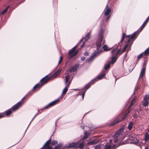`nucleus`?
<instances>
[{
	"mask_svg": "<svg viewBox=\"0 0 149 149\" xmlns=\"http://www.w3.org/2000/svg\"><path fill=\"white\" fill-rule=\"evenodd\" d=\"M91 33L89 32L78 42L76 46L69 50L68 51V58L71 59L76 56L78 53V51L75 50L77 46L80 44L81 42H82V44L81 46V48H82L85 45V42L91 38Z\"/></svg>",
	"mask_w": 149,
	"mask_h": 149,
	"instance_id": "obj_1",
	"label": "nucleus"
},
{
	"mask_svg": "<svg viewBox=\"0 0 149 149\" xmlns=\"http://www.w3.org/2000/svg\"><path fill=\"white\" fill-rule=\"evenodd\" d=\"M61 69L58 70L52 75L47 78L48 75H46L42 78L40 80L41 84L38 83L36 84L33 87V90H39L45 84L47 83L49 79H52V77L55 78L58 75L61 73Z\"/></svg>",
	"mask_w": 149,
	"mask_h": 149,
	"instance_id": "obj_2",
	"label": "nucleus"
},
{
	"mask_svg": "<svg viewBox=\"0 0 149 149\" xmlns=\"http://www.w3.org/2000/svg\"><path fill=\"white\" fill-rule=\"evenodd\" d=\"M149 16L146 19V20L144 22L142 26L137 31H135L131 35H129L127 36V37H130V39L127 40V42H129L131 40H135L136 39L140 33L146 25L147 24L149 21Z\"/></svg>",
	"mask_w": 149,
	"mask_h": 149,
	"instance_id": "obj_3",
	"label": "nucleus"
},
{
	"mask_svg": "<svg viewBox=\"0 0 149 149\" xmlns=\"http://www.w3.org/2000/svg\"><path fill=\"white\" fill-rule=\"evenodd\" d=\"M25 97H23L20 101L16 104L15 105L13 106L10 108L6 111L4 113L5 115L8 116L10 115L12 112H13L17 110L24 103V100L25 99Z\"/></svg>",
	"mask_w": 149,
	"mask_h": 149,
	"instance_id": "obj_4",
	"label": "nucleus"
},
{
	"mask_svg": "<svg viewBox=\"0 0 149 149\" xmlns=\"http://www.w3.org/2000/svg\"><path fill=\"white\" fill-rule=\"evenodd\" d=\"M82 142V140H79L77 142H73L69 143L68 146L64 147V148L76 149L79 148V149H82L83 148V145Z\"/></svg>",
	"mask_w": 149,
	"mask_h": 149,
	"instance_id": "obj_5",
	"label": "nucleus"
},
{
	"mask_svg": "<svg viewBox=\"0 0 149 149\" xmlns=\"http://www.w3.org/2000/svg\"><path fill=\"white\" fill-rule=\"evenodd\" d=\"M130 113V111H128L127 113L123 117H121L120 115L117 116L114 121L111 123L110 124V126H113L115 125L120 122L122 121L127 117V115Z\"/></svg>",
	"mask_w": 149,
	"mask_h": 149,
	"instance_id": "obj_6",
	"label": "nucleus"
},
{
	"mask_svg": "<svg viewBox=\"0 0 149 149\" xmlns=\"http://www.w3.org/2000/svg\"><path fill=\"white\" fill-rule=\"evenodd\" d=\"M102 51L96 49L95 50L91 56L86 60V62L88 63H91L96 57L100 55Z\"/></svg>",
	"mask_w": 149,
	"mask_h": 149,
	"instance_id": "obj_7",
	"label": "nucleus"
},
{
	"mask_svg": "<svg viewBox=\"0 0 149 149\" xmlns=\"http://www.w3.org/2000/svg\"><path fill=\"white\" fill-rule=\"evenodd\" d=\"M125 33H123V35L122 38V39L120 42L118 43V45H116L114 46V47L113 50L111 51V54L112 56L114 55V53L116 51L118 47H121L123 45V42L124 40L125 37Z\"/></svg>",
	"mask_w": 149,
	"mask_h": 149,
	"instance_id": "obj_8",
	"label": "nucleus"
},
{
	"mask_svg": "<svg viewBox=\"0 0 149 149\" xmlns=\"http://www.w3.org/2000/svg\"><path fill=\"white\" fill-rule=\"evenodd\" d=\"M123 129L120 128L117 132L113 135V137L114 138L113 141L115 143H116L118 141V138L122 134L123 132Z\"/></svg>",
	"mask_w": 149,
	"mask_h": 149,
	"instance_id": "obj_9",
	"label": "nucleus"
},
{
	"mask_svg": "<svg viewBox=\"0 0 149 149\" xmlns=\"http://www.w3.org/2000/svg\"><path fill=\"white\" fill-rule=\"evenodd\" d=\"M129 139L131 141L129 143H131L136 144L139 143V141L137 140L134 135H131L129 136Z\"/></svg>",
	"mask_w": 149,
	"mask_h": 149,
	"instance_id": "obj_10",
	"label": "nucleus"
},
{
	"mask_svg": "<svg viewBox=\"0 0 149 149\" xmlns=\"http://www.w3.org/2000/svg\"><path fill=\"white\" fill-rule=\"evenodd\" d=\"M121 144H113L112 146V145L109 144L108 143H107L104 146V149H115L117 148L118 146Z\"/></svg>",
	"mask_w": 149,
	"mask_h": 149,
	"instance_id": "obj_11",
	"label": "nucleus"
},
{
	"mask_svg": "<svg viewBox=\"0 0 149 149\" xmlns=\"http://www.w3.org/2000/svg\"><path fill=\"white\" fill-rule=\"evenodd\" d=\"M112 11V7H109L108 5H107L103 12L104 16H106L107 15H111L110 13Z\"/></svg>",
	"mask_w": 149,
	"mask_h": 149,
	"instance_id": "obj_12",
	"label": "nucleus"
},
{
	"mask_svg": "<svg viewBox=\"0 0 149 149\" xmlns=\"http://www.w3.org/2000/svg\"><path fill=\"white\" fill-rule=\"evenodd\" d=\"M106 73L105 72H103V73L98 75L95 79L92 80H91V81H93V83H95L98 80L101 79L103 77H104V76L105 75Z\"/></svg>",
	"mask_w": 149,
	"mask_h": 149,
	"instance_id": "obj_13",
	"label": "nucleus"
},
{
	"mask_svg": "<svg viewBox=\"0 0 149 149\" xmlns=\"http://www.w3.org/2000/svg\"><path fill=\"white\" fill-rule=\"evenodd\" d=\"M104 31V29L101 28L99 31L98 38L99 40L102 41L103 39V34Z\"/></svg>",
	"mask_w": 149,
	"mask_h": 149,
	"instance_id": "obj_14",
	"label": "nucleus"
},
{
	"mask_svg": "<svg viewBox=\"0 0 149 149\" xmlns=\"http://www.w3.org/2000/svg\"><path fill=\"white\" fill-rule=\"evenodd\" d=\"M146 64V63L145 61L143 65V67L141 72L140 75L139 76V78H143V76L144 75L145 72Z\"/></svg>",
	"mask_w": 149,
	"mask_h": 149,
	"instance_id": "obj_15",
	"label": "nucleus"
},
{
	"mask_svg": "<svg viewBox=\"0 0 149 149\" xmlns=\"http://www.w3.org/2000/svg\"><path fill=\"white\" fill-rule=\"evenodd\" d=\"M79 66V64L77 63L70 68L69 71L70 72H74L77 70Z\"/></svg>",
	"mask_w": 149,
	"mask_h": 149,
	"instance_id": "obj_16",
	"label": "nucleus"
},
{
	"mask_svg": "<svg viewBox=\"0 0 149 149\" xmlns=\"http://www.w3.org/2000/svg\"><path fill=\"white\" fill-rule=\"evenodd\" d=\"M102 41L101 40H100L99 42H96V49L97 50H100L101 51H102V49L101 48L102 43Z\"/></svg>",
	"mask_w": 149,
	"mask_h": 149,
	"instance_id": "obj_17",
	"label": "nucleus"
},
{
	"mask_svg": "<svg viewBox=\"0 0 149 149\" xmlns=\"http://www.w3.org/2000/svg\"><path fill=\"white\" fill-rule=\"evenodd\" d=\"M60 98L61 97L50 103L52 107L58 103L60 101Z\"/></svg>",
	"mask_w": 149,
	"mask_h": 149,
	"instance_id": "obj_18",
	"label": "nucleus"
},
{
	"mask_svg": "<svg viewBox=\"0 0 149 149\" xmlns=\"http://www.w3.org/2000/svg\"><path fill=\"white\" fill-rule=\"evenodd\" d=\"M142 104L144 107H146L148 105V102L147 100V96H145L142 102Z\"/></svg>",
	"mask_w": 149,
	"mask_h": 149,
	"instance_id": "obj_19",
	"label": "nucleus"
},
{
	"mask_svg": "<svg viewBox=\"0 0 149 149\" xmlns=\"http://www.w3.org/2000/svg\"><path fill=\"white\" fill-rule=\"evenodd\" d=\"M94 83H93V81H91L89 83L86 85V86L84 88H82V89H84V91H86V90L90 87L91 85Z\"/></svg>",
	"mask_w": 149,
	"mask_h": 149,
	"instance_id": "obj_20",
	"label": "nucleus"
},
{
	"mask_svg": "<svg viewBox=\"0 0 149 149\" xmlns=\"http://www.w3.org/2000/svg\"><path fill=\"white\" fill-rule=\"evenodd\" d=\"M63 145V143L62 142L59 143L57 145L55 146L54 148L52 149H52H64V148H61V147Z\"/></svg>",
	"mask_w": 149,
	"mask_h": 149,
	"instance_id": "obj_21",
	"label": "nucleus"
},
{
	"mask_svg": "<svg viewBox=\"0 0 149 149\" xmlns=\"http://www.w3.org/2000/svg\"><path fill=\"white\" fill-rule=\"evenodd\" d=\"M87 131L85 132L84 133L85 136L83 137L82 139H80V140H82V143L83 145V148L84 147V145L85 143V141L84 140L88 138V135H87Z\"/></svg>",
	"mask_w": 149,
	"mask_h": 149,
	"instance_id": "obj_22",
	"label": "nucleus"
},
{
	"mask_svg": "<svg viewBox=\"0 0 149 149\" xmlns=\"http://www.w3.org/2000/svg\"><path fill=\"white\" fill-rule=\"evenodd\" d=\"M70 84V82H69L68 83V84L66 85V87L64 88L63 90L62 93V94H65L66 93L68 90V88L69 87Z\"/></svg>",
	"mask_w": 149,
	"mask_h": 149,
	"instance_id": "obj_23",
	"label": "nucleus"
},
{
	"mask_svg": "<svg viewBox=\"0 0 149 149\" xmlns=\"http://www.w3.org/2000/svg\"><path fill=\"white\" fill-rule=\"evenodd\" d=\"M134 123L132 121H130L128 124V129L129 130H131L134 125Z\"/></svg>",
	"mask_w": 149,
	"mask_h": 149,
	"instance_id": "obj_24",
	"label": "nucleus"
},
{
	"mask_svg": "<svg viewBox=\"0 0 149 149\" xmlns=\"http://www.w3.org/2000/svg\"><path fill=\"white\" fill-rule=\"evenodd\" d=\"M39 111H40V110L38 109V113L35 115V116H34V117L31 120V121H30V122L29 125H28L26 129V130L25 131V132H24V134H25V133L26 132L28 127H29V125H30L31 123V122L33 121V119H34V118H35V117L37 116V115L38 114V113L39 112Z\"/></svg>",
	"mask_w": 149,
	"mask_h": 149,
	"instance_id": "obj_25",
	"label": "nucleus"
},
{
	"mask_svg": "<svg viewBox=\"0 0 149 149\" xmlns=\"http://www.w3.org/2000/svg\"><path fill=\"white\" fill-rule=\"evenodd\" d=\"M97 143L96 141L93 140L88 142L87 143V145H93L96 144Z\"/></svg>",
	"mask_w": 149,
	"mask_h": 149,
	"instance_id": "obj_26",
	"label": "nucleus"
},
{
	"mask_svg": "<svg viewBox=\"0 0 149 149\" xmlns=\"http://www.w3.org/2000/svg\"><path fill=\"white\" fill-rule=\"evenodd\" d=\"M142 108H140L136 112H137L139 114V116L141 117V115L142 113L143 112L142 111Z\"/></svg>",
	"mask_w": 149,
	"mask_h": 149,
	"instance_id": "obj_27",
	"label": "nucleus"
},
{
	"mask_svg": "<svg viewBox=\"0 0 149 149\" xmlns=\"http://www.w3.org/2000/svg\"><path fill=\"white\" fill-rule=\"evenodd\" d=\"M131 40L129 42H127V43H126L125 44V47L123 49V51L121 52V54H122V53H123L124 52H125V50L126 49V48L128 46V43L131 41V40Z\"/></svg>",
	"mask_w": 149,
	"mask_h": 149,
	"instance_id": "obj_28",
	"label": "nucleus"
},
{
	"mask_svg": "<svg viewBox=\"0 0 149 149\" xmlns=\"http://www.w3.org/2000/svg\"><path fill=\"white\" fill-rule=\"evenodd\" d=\"M117 56L116 55L115 56L112 57L111 62V63L113 64L116 62Z\"/></svg>",
	"mask_w": 149,
	"mask_h": 149,
	"instance_id": "obj_29",
	"label": "nucleus"
},
{
	"mask_svg": "<svg viewBox=\"0 0 149 149\" xmlns=\"http://www.w3.org/2000/svg\"><path fill=\"white\" fill-rule=\"evenodd\" d=\"M102 48L105 51H109L111 49H110L108 48V46L106 45H104L102 47Z\"/></svg>",
	"mask_w": 149,
	"mask_h": 149,
	"instance_id": "obj_30",
	"label": "nucleus"
},
{
	"mask_svg": "<svg viewBox=\"0 0 149 149\" xmlns=\"http://www.w3.org/2000/svg\"><path fill=\"white\" fill-rule=\"evenodd\" d=\"M143 53L145 56H147L148 54H149V47H148L147 48Z\"/></svg>",
	"mask_w": 149,
	"mask_h": 149,
	"instance_id": "obj_31",
	"label": "nucleus"
},
{
	"mask_svg": "<svg viewBox=\"0 0 149 149\" xmlns=\"http://www.w3.org/2000/svg\"><path fill=\"white\" fill-rule=\"evenodd\" d=\"M70 75L69 74H68V75L65 77V83L66 85L68 84V81Z\"/></svg>",
	"mask_w": 149,
	"mask_h": 149,
	"instance_id": "obj_32",
	"label": "nucleus"
},
{
	"mask_svg": "<svg viewBox=\"0 0 149 149\" xmlns=\"http://www.w3.org/2000/svg\"><path fill=\"white\" fill-rule=\"evenodd\" d=\"M9 6H8L1 13V14L3 15L7 10L9 8Z\"/></svg>",
	"mask_w": 149,
	"mask_h": 149,
	"instance_id": "obj_33",
	"label": "nucleus"
},
{
	"mask_svg": "<svg viewBox=\"0 0 149 149\" xmlns=\"http://www.w3.org/2000/svg\"><path fill=\"white\" fill-rule=\"evenodd\" d=\"M135 100H136V98H134L132 101L131 102V104H130V105L129 106V107H131V106H132L134 104L135 102Z\"/></svg>",
	"mask_w": 149,
	"mask_h": 149,
	"instance_id": "obj_34",
	"label": "nucleus"
},
{
	"mask_svg": "<svg viewBox=\"0 0 149 149\" xmlns=\"http://www.w3.org/2000/svg\"><path fill=\"white\" fill-rule=\"evenodd\" d=\"M58 143V142L56 140H53L51 142V144L52 145H55Z\"/></svg>",
	"mask_w": 149,
	"mask_h": 149,
	"instance_id": "obj_35",
	"label": "nucleus"
},
{
	"mask_svg": "<svg viewBox=\"0 0 149 149\" xmlns=\"http://www.w3.org/2000/svg\"><path fill=\"white\" fill-rule=\"evenodd\" d=\"M101 146L100 144H98L95 146V149H101Z\"/></svg>",
	"mask_w": 149,
	"mask_h": 149,
	"instance_id": "obj_36",
	"label": "nucleus"
},
{
	"mask_svg": "<svg viewBox=\"0 0 149 149\" xmlns=\"http://www.w3.org/2000/svg\"><path fill=\"white\" fill-rule=\"evenodd\" d=\"M110 66V64L109 63H108L106 65L104 66V69L106 70L109 68Z\"/></svg>",
	"mask_w": 149,
	"mask_h": 149,
	"instance_id": "obj_37",
	"label": "nucleus"
},
{
	"mask_svg": "<svg viewBox=\"0 0 149 149\" xmlns=\"http://www.w3.org/2000/svg\"><path fill=\"white\" fill-rule=\"evenodd\" d=\"M144 55L143 54V53H141L140 54H139L138 56V59H139H139L142 58Z\"/></svg>",
	"mask_w": 149,
	"mask_h": 149,
	"instance_id": "obj_38",
	"label": "nucleus"
},
{
	"mask_svg": "<svg viewBox=\"0 0 149 149\" xmlns=\"http://www.w3.org/2000/svg\"><path fill=\"white\" fill-rule=\"evenodd\" d=\"M133 117L134 118H136L138 117L139 116V114L138 113H136H136L133 115Z\"/></svg>",
	"mask_w": 149,
	"mask_h": 149,
	"instance_id": "obj_39",
	"label": "nucleus"
},
{
	"mask_svg": "<svg viewBox=\"0 0 149 149\" xmlns=\"http://www.w3.org/2000/svg\"><path fill=\"white\" fill-rule=\"evenodd\" d=\"M107 17L106 18V21L107 22H108L109 19L111 17V15H107Z\"/></svg>",
	"mask_w": 149,
	"mask_h": 149,
	"instance_id": "obj_40",
	"label": "nucleus"
},
{
	"mask_svg": "<svg viewBox=\"0 0 149 149\" xmlns=\"http://www.w3.org/2000/svg\"><path fill=\"white\" fill-rule=\"evenodd\" d=\"M139 86H138L136 87L135 88V89H134V93H133V94H135L136 93V92L137 91V90L139 89Z\"/></svg>",
	"mask_w": 149,
	"mask_h": 149,
	"instance_id": "obj_41",
	"label": "nucleus"
},
{
	"mask_svg": "<svg viewBox=\"0 0 149 149\" xmlns=\"http://www.w3.org/2000/svg\"><path fill=\"white\" fill-rule=\"evenodd\" d=\"M145 139L146 141H147L149 139V136L148 135H147L146 133V134Z\"/></svg>",
	"mask_w": 149,
	"mask_h": 149,
	"instance_id": "obj_42",
	"label": "nucleus"
},
{
	"mask_svg": "<svg viewBox=\"0 0 149 149\" xmlns=\"http://www.w3.org/2000/svg\"><path fill=\"white\" fill-rule=\"evenodd\" d=\"M86 93V91H84L82 93V98L83 99V100L84 99L85 94Z\"/></svg>",
	"mask_w": 149,
	"mask_h": 149,
	"instance_id": "obj_43",
	"label": "nucleus"
},
{
	"mask_svg": "<svg viewBox=\"0 0 149 149\" xmlns=\"http://www.w3.org/2000/svg\"><path fill=\"white\" fill-rule=\"evenodd\" d=\"M121 50H120V47L118 50L117 53L116 54V56L118 55L119 54V53L120 52Z\"/></svg>",
	"mask_w": 149,
	"mask_h": 149,
	"instance_id": "obj_44",
	"label": "nucleus"
},
{
	"mask_svg": "<svg viewBox=\"0 0 149 149\" xmlns=\"http://www.w3.org/2000/svg\"><path fill=\"white\" fill-rule=\"evenodd\" d=\"M50 108L49 106H48V104L45 106L43 108V109H48L49 108Z\"/></svg>",
	"mask_w": 149,
	"mask_h": 149,
	"instance_id": "obj_45",
	"label": "nucleus"
},
{
	"mask_svg": "<svg viewBox=\"0 0 149 149\" xmlns=\"http://www.w3.org/2000/svg\"><path fill=\"white\" fill-rule=\"evenodd\" d=\"M5 115L2 113H0V118L4 117Z\"/></svg>",
	"mask_w": 149,
	"mask_h": 149,
	"instance_id": "obj_46",
	"label": "nucleus"
},
{
	"mask_svg": "<svg viewBox=\"0 0 149 149\" xmlns=\"http://www.w3.org/2000/svg\"><path fill=\"white\" fill-rule=\"evenodd\" d=\"M145 96H147V100L148 101V100H149V93L146 95Z\"/></svg>",
	"mask_w": 149,
	"mask_h": 149,
	"instance_id": "obj_47",
	"label": "nucleus"
},
{
	"mask_svg": "<svg viewBox=\"0 0 149 149\" xmlns=\"http://www.w3.org/2000/svg\"><path fill=\"white\" fill-rule=\"evenodd\" d=\"M89 55V53L87 52H85L84 53V55L85 56H88Z\"/></svg>",
	"mask_w": 149,
	"mask_h": 149,
	"instance_id": "obj_48",
	"label": "nucleus"
},
{
	"mask_svg": "<svg viewBox=\"0 0 149 149\" xmlns=\"http://www.w3.org/2000/svg\"><path fill=\"white\" fill-rule=\"evenodd\" d=\"M85 58L84 57V56H82V57L81 58V60L83 61H84L85 59Z\"/></svg>",
	"mask_w": 149,
	"mask_h": 149,
	"instance_id": "obj_49",
	"label": "nucleus"
},
{
	"mask_svg": "<svg viewBox=\"0 0 149 149\" xmlns=\"http://www.w3.org/2000/svg\"><path fill=\"white\" fill-rule=\"evenodd\" d=\"M63 60V57L62 56H61L60 57L59 60H60L61 61H62Z\"/></svg>",
	"mask_w": 149,
	"mask_h": 149,
	"instance_id": "obj_50",
	"label": "nucleus"
},
{
	"mask_svg": "<svg viewBox=\"0 0 149 149\" xmlns=\"http://www.w3.org/2000/svg\"><path fill=\"white\" fill-rule=\"evenodd\" d=\"M112 141H113V140H112V139H110V140H109L110 142V143H111V144H110V145H111V143L112 142Z\"/></svg>",
	"mask_w": 149,
	"mask_h": 149,
	"instance_id": "obj_51",
	"label": "nucleus"
},
{
	"mask_svg": "<svg viewBox=\"0 0 149 149\" xmlns=\"http://www.w3.org/2000/svg\"><path fill=\"white\" fill-rule=\"evenodd\" d=\"M57 120H56L55 122V129H56V123L57 122Z\"/></svg>",
	"mask_w": 149,
	"mask_h": 149,
	"instance_id": "obj_52",
	"label": "nucleus"
},
{
	"mask_svg": "<svg viewBox=\"0 0 149 149\" xmlns=\"http://www.w3.org/2000/svg\"><path fill=\"white\" fill-rule=\"evenodd\" d=\"M47 104L48 105V106H49V107H52L50 103H49V104Z\"/></svg>",
	"mask_w": 149,
	"mask_h": 149,
	"instance_id": "obj_53",
	"label": "nucleus"
},
{
	"mask_svg": "<svg viewBox=\"0 0 149 149\" xmlns=\"http://www.w3.org/2000/svg\"><path fill=\"white\" fill-rule=\"evenodd\" d=\"M127 54V52L126 53V54H125V56H124V58H125L126 57Z\"/></svg>",
	"mask_w": 149,
	"mask_h": 149,
	"instance_id": "obj_54",
	"label": "nucleus"
},
{
	"mask_svg": "<svg viewBox=\"0 0 149 149\" xmlns=\"http://www.w3.org/2000/svg\"><path fill=\"white\" fill-rule=\"evenodd\" d=\"M61 61L59 60V61L58 63V64H59V63H60L61 62Z\"/></svg>",
	"mask_w": 149,
	"mask_h": 149,
	"instance_id": "obj_55",
	"label": "nucleus"
},
{
	"mask_svg": "<svg viewBox=\"0 0 149 149\" xmlns=\"http://www.w3.org/2000/svg\"><path fill=\"white\" fill-rule=\"evenodd\" d=\"M115 78H116V81H115V82L116 81V80H117V79H118L119 78H116V77H115Z\"/></svg>",
	"mask_w": 149,
	"mask_h": 149,
	"instance_id": "obj_56",
	"label": "nucleus"
},
{
	"mask_svg": "<svg viewBox=\"0 0 149 149\" xmlns=\"http://www.w3.org/2000/svg\"><path fill=\"white\" fill-rule=\"evenodd\" d=\"M139 61V59H138V58H137V63H136V64H137V63H138V61Z\"/></svg>",
	"mask_w": 149,
	"mask_h": 149,
	"instance_id": "obj_57",
	"label": "nucleus"
},
{
	"mask_svg": "<svg viewBox=\"0 0 149 149\" xmlns=\"http://www.w3.org/2000/svg\"><path fill=\"white\" fill-rule=\"evenodd\" d=\"M82 128L83 129H84V126H83L82 127Z\"/></svg>",
	"mask_w": 149,
	"mask_h": 149,
	"instance_id": "obj_58",
	"label": "nucleus"
},
{
	"mask_svg": "<svg viewBox=\"0 0 149 149\" xmlns=\"http://www.w3.org/2000/svg\"><path fill=\"white\" fill-rule=\"evenodd\" d=\"M145 149H148L147 147H145Z\"/></svg>",
	"mask_w": 149,
	"mask_h": 149,
	"instance_id": "obj_59",
	"label": "nucleus"
},
{
	"mask_svg": "<svg viewBox=\"0 0 149 149\" xmlns=\"http://www.w3.org/2000/svg\"><path fill=\"white\" fill-rule=\"evenodd\" d=\"M24 1H25V0H24L23 1L21 2H20V3H23V2Z\"/></svg>",
	"mask_w": 149,
	"mask_h": 149,
	"instance_id": "obj_60",
	"label": "nucleus"
},
{
	"mask_svg": "<svg viewBox=\"0 0 149 149\" xmlns=\"http://www.w3.org/2000/svg\"><path fill=\"white\" fill-rule=\"evenodd\" d=\"M114 1H117L118 0H113Z\"/></svg>",
	"mask_w": 149,
	"mask_h": 149,
	"instance_id": "obj_61",
	"label": "nucleus"
},
{
	"mask_svg": "<svg viewBox=\"0 0 149 149\" xmlns=\"http://www.w3.org/2000/svg\"><path fill=\"white\" fill-rule=\"evenodd\" d=\"M74 90H75V91H77V90H78V89H74Z\"/></svg>",
	"mask_w": 149,
	"mask_h": 149,
	"instance_id": "obj_62",
	"label": "nucleus"
},
{
	"mask_svg": "<svg viewBox=\"0 0 149 149\" xmlns=\"http://www.w3.org/2000/svg\"><path fill=\"white\" fill-rule=\"evenodd\" d=\"M43 109V108H42V109H40V110H43V109Z\"/></svg>",
	"mask_w": 149,
	"mask_h": 149,
	"instance_id": "obj_63",
	"label": "nucleus"
},
{
	"mask_svg": "<svg viewBox=\"0 0 149 149\" xmlns=\"http://www.w3.org/2000/svg\"><path fill=\"white\" fill-rule=\"evenodd\" d=\"M88 113V112H87V113H86H86Z\"/></svg>",
	"mask_w": 149,
	"mask_h": 149,
	"instance_id": "obj_64",
	"label": "nucleus"
}]
</instances>
